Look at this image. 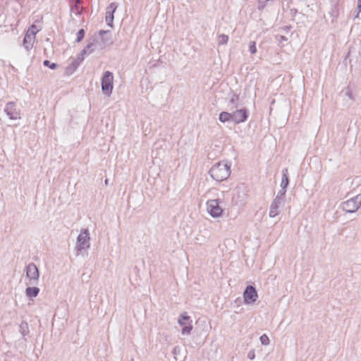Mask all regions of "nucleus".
Segmentation results:
<instances>
[{"instance_id": "nucleus-1", "label": "nucleus", "mask_w": 361, "mask_h": 361, "mask_svg": "<svg viewBox=\"0 0 361 361\" xmlns=\"http://www.w3.org/2000/svg\"><path fill=\"white\" fill-rule=\"evenodd\" d=\"M231 163L224 160L216 163L209 171L211 178L218 182L226 180L231 175Z\"/></svg>"}, {"instance_id": "nucleus-2", "label": "nucleus", "mask_w": 361, "mask_h": 361, "mask_svg": "<svg viewBox=\"0 0 361 361\" xmlns=\"http://www.w3.org/2000/svg\"><path fill=\"white\" fill-rule=\"evenodd\" d=\"M90 247V235L87 228H83L77 237L75 249L77 255L82 254L83 250Z\"/></svg>"}, {"instance_id": "nucleus-3", "label": "nucleus", "mask_w": 361, "mask_h": 361, "mask_svg": "<svg viewBox=\"0 0 361 361\" xmlns=\"http://www.w3.org/2000/svg\"><path fill=\"white\" fill-rule=\"evenodd\" d=\"M101 86L102 93L109 97L114 87V74L109 71H105L101 78Z\"/></svg>"}, {"instance_id": "nucleus-4", "label": "nucleus", "mask_w": 361, "mask_h": 361, "mask_svg": "<svg viewBox=\"0 0 361 361\" xmlns=\"http://www.w3.org/2000/svg\"><path fill=\"white\" fill-rule=\"evenodd\" d=\"M361 207V194L341 203V209L346 213H355Z\"/></svg>"}, {"instance_id": "nucleus-5", "label": "nucleus", "mask_w": 361, "mask_h": 361, "mask_svg": "<svg viewBox=\"0 0 361 361\" xmlns=\"http://www.w3.org/2000/svg\"><path fill=\"white\" fill-rule=\"evenodd\" d=\"M192 320L186 312H182L178 319V324L182 326V335H190L192 331Z\"/></svg>"}, {"instance_id": "nucleus-6", "label": "nucleus", "mask_w": 361, "mask_h": 361, "mask_svg": "<svg viewBox=\"0 0 361 361\" xmlns=\"http://www.w3.org/2000/svg\"><path fill=\"white\" fill-rule=\"evenodd\" d=\"M221 203H222V201L220 199L207 200V212L213 218H218L222 216L224 209L220 205Z\"/></svg>"}, {"instance_id": "nucleus-7", "label": "nucleus", "mask_w": 361, "mask_h": 361, "mask_svg": "<svg viewBox=\"0 0 361 361\" xmlns=\"http://www.w3.org/2000/svg\"><path fill=\"white\" fill-rule=\"evenodd\" d=\"M26 277L29 279L30 284L37 285L39 279V271L36 264L33 262L29 263L25 267Z\"/></svg>"}, {"instance_id": "nucleus-8", "label": "nucleus", "mask_w": 361, "mask_h": 361, "mask_svg": "<svg viewBox=\"0 0 361 361\" xmlns=\"http://www.w3.org/2000/svg\"><path fill=\"white\" fill-rule=\"evenodd\" d=\"M243 296L244 304L252 305L257 301L258 293L255 286L248 285L245 287Z\"/></svg>"}, {"instance_id": "nucleus-9", "label": "nucleus", "mask_w": 361, "mask_h": 361, "mask_svg": "<svg viewBox=\"0 0 361 361\" xmlns=\"http://www.w3.org/2000/svg\"><path fill=\"white\" fill-rule=\"evenodd\" d=\"M231 111L233 113V122L235 124H240L245 122L250 115L249 111L246 107H243L239 109L237 108Z\"/></svg>"}, {"instance_id": "nucleus-10", "label": "nucleus", "mask_w": 361, "mask_h": 361, "mask_svg": "<svg viewBox=\"0 0 361 361\" xmlns=\"http://www.w3.org/2000/svg\"><path fill=\"white\" fill-rule=\"evenodd\" d=\"M118 6V3L111 2L106 8L105 21L106 25L110 27H114V13L116 12Z\"/></svg>"}, {"instance_id": "nucleus-11", "label": "nucleus", "mask_w": 361, "mask_h": 361, "mask_svg": "<svg viewBox=\"0 0 361 361\" xmlns=\"http://www.w3.org/2000/svg\"><path fill=\"white\" fill-rule=\"evenodd\" d=\"M4 111L8 118L11 120L20 118V110L17 109L16 104L14 102H8L4 109Z\"/></svg>"}, {"instance_id": "nucleus-12", "label": "nucleus", "mask_w": 361, "mask_h": 361, "mask_svg": "<svg viewBox=\"0 0 361 361\" xmlns=\"http://www.w3.org/2000/svg\"><path fill=\"white\" fill-rule=\"evenodd\" d=\"M284 203L285 200H282L281 198H279V197H276L270 205L269 212V217L274 218L276 216L279 214L280 207L283 205Z\"/></svg>"}, {"instance_id": "nucleus-13", "label": "nucleus", "mask_w": 361, "mask_h": 361, "mask_svg": "<svg viewBox=\"0 0 361 361\" xmlns=\"http://www.w3.org/2000/svg\"><path fill=\"white\" fill-rule=\"evenodd\" d=\"M228 108L230 111H233L237 109L239 106V95L234 92L233 90H230L228 94Z\"/></svg>"}, {"instance_id": "nucleus-14", "label": "nucleus", "mask_w": 361, "mask_h": 361, "mask_svg": "<svg viewBox=\"0 0 361 361\" xmlns=\"http://www.w3.org/2000/svg\"><path fill=\"white\" fill-rule=\"evenodd\" d=\"M98 34L101 37V41L103 44V47H105L106 45H111L113 44L111 32L110 30H100L98 32Z\"/></svg>"}, {"instance_id": "nucleus-15", "label": "nucleus", "mask_w": 361, "mask_h": 361, "mask_svg": "<svg viewBox=\"0 0 361 361\" xmlns=\"http://www.w3.org/2000/svg\"><path fill=\"white\" fill-rule=\"evenodd\" d=\"M18 331L22 335L23 341L25 342H27V339L26 336H28L30 334L28 323L25 321H23L19 324Z\"/></svg>"}, {"instance_id": "nucleus-16", "label": "nucleus", "mask_w": 361, "mask_h": 361, "mask_svg": "<svg viewBox=\"0 0 361 361\" xmlns=\"http://www.w3.org/2000/svg\"><path fill=\"white\" fill-rule=\"evenodd\" d=\"M32 286H33L27 287L25 289V295L29 299L36 298L40 291V289L38 287L35 286L36 285Z\"/></svg>"}, {"instance_id": "nucleus-17", "label": "nucleus", "mask_w": 361, "mask_h": 361, "mask_svg": "<svg viewBox=\"0 0 361 361\" xmlns=\"http://www.w3.org/2000/svg\"><path fill=\"white\" fill-rule=\"evenodd\" d=\"M219 120L221 123H225L226 122H233V113L232 111H221L219 115Z\"/></svg>"}, {"instance_id": "nucleus-18", "label": "nucleus", "mask_w": 361, "mask_h": 361, "mask_svg": "<svg viewBox=\"0 0 361 361\" xmlns=\"http://www.w3.org/2000/svg\"><path fill=\"white\" fill-rule=\"evenodd\" d=\"M34 40V38L25 33L23 40V45L27 51H30L32 48Z\"/></svg>"}, {"instance_id": "nucleus-19", "label": "nucleus", "mask_w": 361, "mask_h": 361, "mask_svg": "<svg viewBox=\"0 0 361 361\" xmlns=\"http://www.w3.org/2000/svg\"><path fill=\"white\" fill-rule=\"evenodd\" d=\"M289 177H288V171L287 168H284L282 169V178L281 182V188H286L289 185Z\"/></svg>"}, {"instance_id": "nucleus-20", "label": "nucleus", "mask_w": 361, "mask_h": 361, "mask_svg": "<svg viewBox=\"0 0 361 361\" xmlns=\"http://www.w3.org/2000/svg\"><path fill=\"white\" fill-rule=\"evenodd\" d=\"M99 44V42H98V39L97 38L94 37L92 39V42H89L87 45L83 48L82 50H85L86 51V55H89L90 54H92L94 49V47L97 44Z\"/></svg>"}, {"instance_id": "nucleus-21", "label": "nucleus", "mask_w": 361, "mask_h": 361, "mask_svg": "<svg viewBox=\"0 0 361 361\" xmlns=\"http://www.w3.org/2000/svg\"><path fill=\"white\" fill-rule=\"evenodd\" d=\"M80 64L75 59L66 67V74L68 75H72L78 68Z\"/></svg>"}, {"instance_id": "nucleus-22", "label": "nucleus", "mask_w": 361, "mask_h": 361, "mask_svg": "<svg viewBox=\"0 0 361 361\" xmlns=\"http://www.w3.org/2000/svg\"><path fill=\"white\" fill-rule=\"evenodd\" d=\"M41 27H39L37 25L32 24L29 27L26 33L31 36L32 38L35 39L36 35L41 30Z\"/></svg>"}, {"instance_id": "nucleus-23", "label": "nucleus", "mask_w": 361, "mask_h": 361, "mask_svg": "<svg viewBox=\"0 0 361 361\" xmlns=\"http://www.w3.org/2000/svg\"><path fill=\"white\" fill-rule=\"evenodd\" d=\"M85 30L83 28L80 29L77 33H76V39L75 42L79 43L85 37Z\"/></svg>"}, {"instance_id": "nucleus-24", "label": "nucleus", "mask_w": 361, "mask_h": 361, "mask_svg": "<svg viewBox=\"0 0 361 361\" xmlns=\"http://www.w3.org/2000/svg\"><path fill=\"white\" fill-rule=\"evenodd\" d=\"M43 65L45 67H47L51 70H55L58 67V64L56 63L51 62L49 60L47 59L43 61Z\"/></svg>"}, {"instance_id": "nucleus-25", "label": "nucleus", "mask_w": 361, "mask_h": 361, "mask_svg": "<svg viewBox=\"0 0 361 361\" xmlns=\"http://www.w3.org/2000/svg\"><path fill=\"white\" fill-rule=\"evenodd\" d=\"M228 41V36L224 34H221L218 36L219 44H226Z\"/></svg>"}, {"instance_id": "nucleus-26", "label": "nucleus", "mask_w": 361, "mask_h": 361, "mask_svg": "<svg viewBox=\"0 0 361 361\" xmlns=\"http://www.w3.org/2000/svg\"><path fill=\"white\" fill-rule=\"evenodd\" d=\"M260 343L262 345H268L269 344L270 340L268 336L266 334H262L259 337Z\"/></svg>"}, {"instance_id": "nucleus-27", "label": "nucleus", "mask_w": 361, "mask_h": 361, "mask_svg": "<svg viewBox=\"0 0 361 361\" xmlns=\"http://www.w3.org/2000/svg\"><path fill=\"white\" fill-rule=\"evenodd\" d=\"M249 51L252 54L257 53L256 42L255 41H250L249 42Z\"/></svg>"}, {"instance_id": "nucleus-28", "label": "nucleus", "mask_w": 361, "mask_h": 361, "mask_svg": "<svg viewBox=\"0 0 361 361\" xmlns=\"http://www.w3.org/2000/svg\"><path fill=\"white\" fill-rule=\"evenodd\" d=\"M297 15L304 16V14L301 12H299L298 9L293 8L289 11V16L292 18H295Z\"/></svg>"}, {"instance_id": "nucleus-29", "label": "nucleus", "mask_w": 361, "mask_h": 361, "mask_svg": "<svg viewBox=\"0 0 361 361\" xmlns=\"http://www.w3.org/2000/svg\"><path fill=\"white\" fill-rule=\"evenodd\" d=\"M86 55V51L82 50L77 56V58L75 59L76 61H78L80 64L84 61V56Z\"/></svg>"}, {"instance_id": "nucleus-30", "label": "nucleus", "mask_w": 361, "mask_h": 361, "mask_svg": "<svg viewBox=\"0 0 361 361\" xmlns=\"http://www.w3.org/2000/svg\"><path fill=\"white\" fill-rule=\"evenodd\" d=\"M267 1L265 0H258V6L257 9L259 11H262L267 6Z\"/></svg>"}, {"instance_id": "nucleus-31", "label": "nucleus", "mask_w": 361, "mask_h": 361, "mask_svg": "<svg viewBox=\"0 0 361 361\" xmlns=\"http://www.w3.org/2000/svg\"><path fill=\"white\" fill-rule=\"evenodd\" d=\"M286 188H282L279 191L276 197H279L282 200H285L286 194Z\"/></svg>"}, {"instance_id": "nucleus-32", "label": "nucleus", "mask_w": 361, "mask_h": 361, "mask_svg": "<svg viewBox=\"0 0 361 361\" xmlns=\"http://www.w3.org/2000/svg\"><path fill=\"white\" fill-rule=\"evenodd\" d=\"M276 38L277 39V40L279 41V43H281L282 42L288 41V37H286L284 35H276Z\"/></svg>"}, {"instance_id": "nucleus-33", "label": "nucleus", "mask_w": 361, "mask_h": 361, "mask_svg": "<svg viewBox=\"0 0 361 361\" xmlns=\"http://www.w3.org/2000/svg\"><path fill=\"white\" fill-rule=\"evenodd\" d=\"M247 357L250 359V360H254L255 358V350H251L248 352L247 353Z\"/></svg>"}, {"instance_id": "nucleus-34", "label": "nucleus", "mask_w": 361, "mask_h": 361, "mask_svg": "<svg viewBox=\"0 0 361 361\" xmlns=\"http://www.w3.org/2000/svg\"><path fill=\"white\" fill-rule=\"evenodd\" d=\"M345 95L351 100H354L353 92L351 90H348L345 92Z\"/></svg>"}, {"instance_id": "nucleus-35", "label": "nucleus", "mask_w": 361, "mask_h": 361, "mask_svg": "<svg viewBox=\"0 0 361 361\" xmlns=\"http://www.w3.org/2000/svg\"><path fill=\"white\" fill-rule=\"evenodd\" d=\"M291 28H292L291 25H286L284 27H282L281 29L287 33L290 30Z\"/></svg>"}, {"instance_id": "nucleus-36", "label": "nucleus", "mask_w": 361, "mask_h": 361, "mask_svg": "<svg viewBox=\"0 0 361 361\" xmlns=\"http://www.w3.org/2000/svg\"><path fill=\"white\" fill-rule=\"evenodd\" d=\"M356 10L357 11V15H359L360 13L361 12V7H359V4H357V6Z\"/></svg>"}, {"instance_id": "nucleus-37", "label": "nucleus", "mask_w": 361, "mask_h": 361, "mask_svg": "<svg viewBox=\"0 0 361 361\" xmlns=\"http://www.w3.org/2000/svg\"><path fill=\"white\" fill-rule=\"evenodd\" d=\"M357 4H359V7H361V0H357Z\"/></svg>"}, {"instance_id": "nucleus-38", "label": "nucleus", "mask_w": 361, "mask_h": 361, "mask_svg": "<svg viewBox=\"0 0 361 361\" xmlns=\"http://www.w3.org/2000/svg\"><path fill=\"white\" fill-rule=\"evenodd\" d=\"M173 354H176V353H177L176 348H173Z\"/></svg>"}, {"instance_id": "nucleus-39", "label": "nucleus", "mask_w": 361, "mask_h": 361, "mask_svg": "<svg viewBox=\"0 0 361 361\" xmlns=\"http://www.w3.org/2000/svg\"><path fill=\"white\" fill-rule=\"evenodd\" d=\"M75 8H76L77 10H78V7H77V6H75ZM76 14L80 15V12L79 11H77V13H76Z\"/></svg>"}, {"instance_id": "nucleus-40", "label": "nucleus", "mask_w": 361, "mask_h": 361, "mask_svg": "<svg viewBox=\"0 0 361 361\" xmlns=\"http://www.w3.org/2000/svg\"><path fill=\"white\" fill-rule=\"evenodd\" d=\"M358 17H359V15H357V13H355V18H358Z\"/></svg>"}, {"instance_id": "nucleus-41", "label": "nucleus", "mask_w": 361, "mask_h": 361, "mask_svg": "<svg viewBox=\"0 0 361 361\" xmlns=\"http://www.w3.org/2000/svg\"><path fill=\"white\" fill-rule=\"evenodd\" d=\"M105 183H106V184H107V183H108V180H107V179L105 180Z\"/></svg>"}]
</instances>
